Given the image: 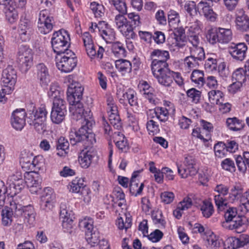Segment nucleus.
Listing matches in <instances>:
<instances>
[{"instance_id":"obj_1","label":"nucleus","mask_w":249,"mask_h":249,"mask_svg":"<svg viewBox=\"0 0 249 249\" xmlns=\"http://www.w3.org/2000/svg\"><path fill=\"white\" fill-rule=\"evenodd\" d=\"M70 111L72 118L76 120L84 119L82 125L75 133V137L70 138V142L74 145L78 142H84L86 146H90L96 142L95 134L92 132V127L95 122L92 118V114L89 108L85 109L80 101L70 103Z\"/></svg>"},{"instance_id":"obj_2","label":"nucleus","mask_w":249,"mask_h":249,"mask_svg":"<svg viewBox=\"0 0 249 249\" xmlns=\"http://www.w3.org/2000/svg\"><path fill=\"white\" fill-rule=\"evenodd\" d=\"M199 30L198 25L195 24L189 27L187 34L190 44L189 46L190 55L201 61L204 59L205 55L203 47L199 46L200 39L197 33Z\"/></svg>"},{"instance_id":"obj_3","label":"nucleus","mask_w":249,"mask_h":249,"mask_svg":"<svg viewBox=\"0 0 249 249\" xmlns=\"http://www.w3.org/2000/svg\"><path fill=\"white\" fill-rule=\"evenodd\" d=\"M70 40V35L64 29L54 33L51 41L53 51L57 54H61L70 51L68 49Z\"/></svg>"},{"instance_id":"obj_4","label":"nucleus","mask_w":249,"mask_h":249,"mask_svg":"<svg viewBox=\"0 0 249 249\" xmlns=\"http://www.w3.org/2000/svg\"><path fill=\"white\" fill-rule=\"evenodd\" d=\"M10 198L9 201L12 206L11 209L15 210V216H23L24 218V222L33 226L35 223L36 213L34 208L32 206L23 207L19 203L18 199L16 197Z\"/></svg>"},{"instance_id":"obj_5","label":"nucleus","mask_w":249,"mask_h":249,"mask_svg":"<svg viewBox=\"0 0 249 249\" xmlns=\"http://www.w3.org/2000/svg\"><path fill=\"white\" fill-rule=\"evenodd\" d=\"M89 30L92 32H98L107 43H112L115 40V32L105 21H100L98 23L91 22Z\"/></svg>"},{"instance_id":"obj_6","label":"nucleus","mask_w":249,"mask_h":249,"mask_svg":"<svg viewBox=\"0 0 249 249\" xmlns=\"http://www.w3.org/2000/svg\"><path fill=\"white\" fill-rule=\"evenodd\" d=\"M7 183L8 184L7 189V197H16L18 199L17 195L24 188V183L20 172H16L9 176Z\"/></svg>"},{"instance_id":"obj_7","label":"nucleus","mask_w":249,"mask_h":249,"mask_svg":"<svg viewBox=\"0 0 249 249\" xmlns=\"http://www.w3.org/2000/svg\"><path fill=\"white\" fill-rule=\"evenodd\" d=\"M17 61L21 71L27 72L33 64L32 50L26 46H21L18 49Z\"/></svg>"},{"instance_id":"obj_8","label":"nucleus","mask_w":249,"mask_h":249,"mask_svg":"<svg viewBox=\"0 0 249 249\" xmlns=\"http://www.w3.org/2000/svg\"><path fill=\"white\" fill-rule=\"evenodd\" d=\"M114 21L117 29L122 34L129 40L135 39L137 36L134 31L133 25L130 23L127 19L123 15H116Z\"/></svg>"},{"instance_id":"obj_9","label":"nucleus","mask_w":249,"mask_h":249,"mask_svg":"<svg viewBox=\"0 0 249 249\" xmlns=\"http://www.w3.org/2000/svg\"><path fill=\"white\" fill-rule=\"evenodd\" d=\"M67 80L70 83L67 92L68 102L71 103L80 101L82 98L84 88L80 83L74 80L72 75H69L67 77Z\"/></svg>"},{"instance_id":"obj_10","label":"nucleus","mask_w":249,"mask_h":249,"mask_svg":"<svg viewBox=\"0 0 249 249\" xmlns=\"http://www.w3.org/2000/svg\"><path fill=\"white\" fill-rule=\"evenodd\" d=\"M77 59L75 54L71 51L66 52L56 63L57 68L62 72H69L76 66Z\"/></svg>"},{"instance_id":"obj_11","label":"nucleus","mask_w":249,"mask_h":249,"mask_svg":"<svg viewBox=\"0 0 249 249\" xmlns=\"http://www.w3.org/2000/svg\"><path fill=\"white\" fill-rule=\"evenodd\" d=\"M184 167L177 163L178 173L181 178H187L188 176H193L196 174L197 170L196 168V160L195 157L187 155L184 161Z\"/></svg>"},{"instance_id":"obj_12","label":"nucleus","mask_w":249,"mask_h":249,"mask_svg":"<svg viewBox=\"0 0 249 249\" xmlns=\"http://www.w3.org/2000/svg\"><path fill=\"white\" fill-rule=\"evenodd\" d=\"M150 56L152 59L151 69L168 67L167 63L170 58L168 51L156 49L151 53Z\"/></svg>"},{"instance_id":"obj_13","label":"nucleus","mask_w":249,"mask_h":249,"mask_svg":"<svg viewBox=\"0 0 249 249\" xmlns=\"http://www.w3.org/2000/svg\"><path fill=\"white\" fill-rule=\"evenodd\" d=\"M54 19L47 10L41 11L39 14L37 27L38 31L42 34L50 33L53 28Z\"/></svg>"},{"instance_id":"obj_14","label":"nucleus","mask_w":249,"mask_h":249,"mask_svg":"<svg viewBox=\"0 0 249 249\" xmlns=\"http://www.w3.org/2000/svg\"><path fill=\"white\" fill-rule=\"evenodd\" d=\"M154 76L158 82L165 87H170L173 83V71L168 67L151 69Z\"/></svg>"},{"instance_id":"obj_15","label":"nucleus","mask_w":249,"mask_h":249,"mask_svg":"<svg viewBox=\"0 0 249 249\" xmlns=\"http://www.w3.org/2000/svg\"><path fill=\"white\" fill-rule=\"evenodd\" d=\"M230 188L224 184H218L214 188V191L218 193L214 196V200L218 211H223L227 206V199L224 197L229 193Z\"/></svg>"},{"instance_id":"obj_16","label":"nucleus","mask_w":249,"mask_h":249,"mask_svg":"<svg viewBox=\"0 0 249 249\" xmlns=\"http://www.w3.org/2000/svg\"><path fill=\"white\" fill-rule=\"evenodd\" d=\"M55 202L56 196L53 190L49 187L45 188L44 195L41 198V209L45 212L52 211Z\"/></svg>"},{"instance_id":"obj_17","label":"nucleus","mask_w":249,"mask_h":249,"mask_svg":"<svg viewBox=\"0 0 249 249\" xmlns=\"http://www.w3.org/2000/svg\"><path fill=\"white\" fill-rule=\"evenodd\" d=\"M117 96L119 102L124 105H126L127 102L130 106H136L138 105V99L137 93L132 89H128L126 90L117 91Z\"/></svg>"},{"instance_id":"obj_18","label":"nucleus","mask_w":249,"mask_h":249,"mask_svg":"<svg viewBox=\"0 0 249 249\" xmlns=\"http://www.w3.org/2000/svg\"><path fill=\"white\" fill-rule=\"evenodd\" d=\"M26 116L24 109L19 108L14 110L12 113L10 119L12 127L17 130H22L26 124Z\"/></svg>"},{"instance_id":"obj_19","label":"nucleus","mask_w":249,"mask_h":249,"mask_svg":"<svg viewBox=\"0 0 249 249\" xmlns=\"http://www.w3.org/2000/svg\"><path fill=\"white\" fill-rule=\"evenodd\" d=\"M248 47L245 43H232L228 47L229 53L237 61H243L246 56Z\"/></svg>"},{"instance_id":"obj_20","label":"nucleus","mask_w":249,"mask_h":249,"mask_svg":"<svg viewBox=\"0 0 249 249\" xmlns=\"http://www.w3.org/2000/svg\"><path fill=\"white\" fill-rule=\"evenodd\" d=\"M17 79L16 71L12 66H8L2 73L1 81L4 87L15 89Z\"/></svg>"},{"instance_id":"obj_21","label":"nucleus","mask_w":249,"mask_h":249,"mask_svg":"<svg viewBox=\"0 0 249 249\" xmlns=\"http://www.w3.org/2000/svg\"><path fill=\"white\" fill-rule=\"evenodd\" d=\"M196 9L199 14L203 15L207 20L210 21L214 22L217 19V14L213 11L210 3L208 1H200L197 4Z\"/></svg>"},{"instance_id":"obj_22","label":"nucleus","mask_w":249,"mask_h":249,"mask_svg":"<svg viewBox=\"0 0 249 249\" xmlns=\"http://www.w3.org/2000/svg\"><path fill=\"white\" fill-rule=\"evenodd\" d=\"M32 31V26L31 21L25 17L21 16L18 30L20 39L22 41L29 40Z\"/></svg>"},{"instance_id":"obj_23","label":"nucleus","mask_w":249,"mask_h":249,"mask_svg":"<svg viewBox=\"0 0 249 249\" xmlns=\"http://www.w3.org/2000/svg\"><path fill=\"white\" fill-rule=\"evenodd\" d=\"M70 191L72 193H80L84 197V200L87 199L90 193V189L84 183V180L81 178H76L70 184Z\"/></svg>"},{"instance_id":"obj_24","label":"nucleus","mask_w":249,"mask_h":249,"mask_svg":"<svg viewBox=\"0 0 249 249\" xmlns=\"http://www.w3.org/2000/svg\"><path fill=\"white\" fill-rule=\"evenodd\" d=\"M235 23L237 30L247 32L249 30V17L242 8L238 9L235 14Z\"/></svg>"},{"instance_id":"obj_25","label":"nucleus","mask_w":249,"mask_h":249,"mask_svg":"<svg viewBox=\"0 0 249 249\" xmlns=\"http://www.w3.org/2000/svg\"><path fill=\"white\" fill-rule=\"evenodd\" d=\"M249 243V236L247 234H243L239 238L229 237L224 244L225 248L228 249H236L244 247Z\"/></svg>"},{"instance_id":"obj_26","label":"nucleus","mask_w":249,"mask_h":249,"mask_svg":"<svg viewBox=\"0 0 249 249\" xmlns=\"http://www.w3.org/2000/svg\"><path fill=\"white\" fill-rule=\"evenodd\" d=\"M37 79L39 80L41 86H46L50 82V75L48 69L43 63H39L36 65Z\"/></svg>"},{"instance_id":"obj_27","label":"nucleus","mask_w":249,"mask_h":249,"mask_svg":"<svg viewBox=\"0 0 249 249\" xmlns=\"http://www.w3.org/2000/svg\"><path fill=\"white\" fill-rule=\"evenodd\" d=\"M15 197H7L6 199V204H9V207H6L1 212L2 224L4 226H9L11 225L13 221V215L15 214V210L11 209L10 201V198L14 199Z\"/></svg>"},{"instance_id":"obj_28","label":"nucleus","mask_w":249,"mask_h":249,"mask_svg":"<svg viewBox=\"0 0 249 249\" xmlns=\"http://www.w3.org/2000/svg\"><path fill=\"white\" fill-rule=\"evenodd\" d=\"M85 50L88 55L91 59H102L105 52L104 48L94 43L85 47Z\"/></svg>"},{"instance_id":"obj_29","label":"nucleus","mask_w":249,"mask_h":249,"mask_svg":"<svg viewBox=\"0 0 249 249\" xmlns=\"http://www.w3.org/2000/svg\"><path fill=\"white\" fill-rule=\"evenodd\" d=\"M151 218L155 225L160 229H165L166 226V221L163 216L162 212L159 209H155L151 212Z\"/></svg>"},{"instance_id":"obj_30","label":"nucleus","mask_w":249,"mask_h":249,"mask_svg":"<svg viewBox=\"0 0 249 249\" xmlns=\"http://www.w3.org/2000/svg\"><path fill=\"white\" fill-rule=\"evenodd\" d=\"M236 164L239 171L245 174L247 171V167L249 168V152H244L243 157L238 155L235 158Z\"/></svg>"},{"instance_id":"obj_31","label":"nucleus","mask_w":249,"mask_h":249,"mask_svg":"<svg viewBox=\"0 0 249 249\" xmlns=\"http://www.w3.org/2000/svg\"><path fill=\"white\" fill-rule=\"evenodd\" d=\"M115 67L122 75H125L132 71L131 63L126 59H120L115 62Z\"/></svg>"},{"instance_id":"obj_32","label":"nucleus","mask_w":249,"mask_h":249,"mask_svg":"<svg viewBox=\"0 0 249 249\" xmlns=\"http://www.w3.org/2000/svg\"><path fill=\"white\" fill-rule=\"evenodd\" d=\"M93 155L92 152L89 151H82L78 157V161L81 167L87 169L91 164Z\"/></svg>"},{"instance_id":"obj_33","label":"nucleus","mask_w":249,"mask_h":249,"mask_svg":"<svg viewBox=\"0 0 249 249\" xmlns=\"http://www.w3.org/2000/svg\"><path fill=\"white\" fill-rule=\"evenodd\" d=\"M208 94L209 102L212 104L219 105L224 101V94L219 90L212 89Z\"/></svg>"},{"instance_id":"obj_34","label":"nucleus","mask_w":249,"mask_h":249,"mask_svg":"<svg viewBox=\"0 0 249 249\" xmlns=\"http://www.w3.org/2000/svg\"><path fill=\"white\" fill-rule=\"evenodd\" d=\"M46 121L34 118L32 119L30 117L27 122L30 125L33 126L36 131L40 134L43 133L46 130Z\"/></svg>"},{"instance_id":"obj_35","label":"nucleus","mask_w":249,"mask_h":249,"mask_svg":"<svg viewBox=\"0 0 249 249\" xmlns=\"http://www.w3.org/2000/svg\"><path fill=\"white\" fill-rule=\"evenodd\" d=\"M226 126L231 131H238L243 127L242 121L236 117L228 118L226 121Z\"/></svg>"},{"instance_id":"obj_36","label":"nucleus","mask_w":249,"mask_h":249,"mask_svg":"<svg viewBox=\"0 0 249 249\" xmlns=\"http://www.w3.org/2000/svg\"><path fill=\"white\" fill-rule=\"evenodd\" d=\"M191 80L197 87L203 86L205 83L203 71L199 70H194L191 75Z\"/></svg>"},{"instance_id":"obj_37","label":"nucleus","mask_w":249,"mask_h":249,"mask_svg":"<svg viewBox=\"0 0 249 249\" xmlns=\"http://www.w3.org/2000/svg\"><path fill=\"white\" fill-rule=\"evenodd\" d=\"M5 15L6 20L10 24L16 23L18 19L17 10L12 5H10L6 9Z\"/></svg>"},{"instance_id":"obj_38","label":"nucleus","mask_w":249,"mask_h":249,"mask_svg":"<svg viewBox=\"0 0 249 249\" xmlns=\"http://www.w3.org/2000/svg\"><path fill=\"white\" fill-rule=\"evenodd\" d=\"M243 193V188L240 184H236L233 185L229 193L228 199L230 202H234L235 200L238 199Z\"/></svg>"},{"instance_id":"obj_39","label":"nucleus","mask_w":249,"mask_h":249,"mask_svg":"<svg viewBox=\"0 0 249 249\" xmlns=\"http://www.w3.org/2000/svg\"><path fill=\"white\" fill-rule=\"evenodd\" d=\"M168 22L170 28H176L180 22V15L176 11L171 9L167 14Z\"/></svg>"},{"instance_id":"obj_40","label":"nucleus","mask_w":249,"mask_h":249,"mask_svg":"<svg viewBox=\"0 0 249 249\" xmlns=\"http://www.w3.org/2000/svg\"><path fill=\"white\" fill-rule=\"evenodd\" d=\"M112 52L115 56L118 58H123L126 56V52L124 45L120 42L112 43Z\"/></svg>"},{"instance_id":"obj_41","label":"nucleus","mask_w":249,"mask_h":249,"mask_svg":"<svg viewBox=\"0 0 249 249\" xmlns=\"http://www.w3.org/2000/svg\"><path fill=\"white\" fill-rule=\"evenodd\" d=\"M56 147L57 150H61L57 152V155L60 157L65 156L66 150L69 147V142L64 137H60L57 141Z\"/></svg>"},{"instance_id":"obj_42","label":"nucleus","mask_w":249,"mask_h":249,"mask_svg":"<svg viewBox=\"0 0 249 249\" xmlns=\"http://www.w3.org/2000/svg\"><path fill=\"white\" fill-rule=\"evenodd\" d=\"M144 185L139 180L130 181L129 191L132 196H137L142 194Z\"/></svg>"},{"instance_id":"obj_43","label":"nucleus","mask_w":249,"mask_h":249,"mask_svg":"<svg viewBox=\"0 0 249 249\" xmlns=\"http://www.w3.org/2000/svg\"><path fill=\"white\" fill-rule=\"evenodd\" d=\"M219 43H227L232 38V32L230 29L218 28Z\"/></svg>"},{"instance_id":"obj_44","label":"nucleus","mask_w":249,"mask_h":249,"mask_svg":"<svg viewBox=\"0 0 249 249\" xmlns=\"http://www.w3.org/2000/svg\"><path fill=\"white\" fill-rule=\"evenodd\" d=\"M85 236L87 242L91 247H95L99 244L100 237L98 231L95 230L91 232L88 231Z\"/></svg>"},{"instance_id":"obj_45","label":"nucleus","mask_w":249,"mask_h":249,"mask_svg":"<svg viewBox=\"0 0 249 249\" xmlns=\"http://www.w3.org/2000/svg\"><path fill=\"white\" fill-rule=\"evenodd\" d=\"M157 118L160 122H166L169 116L168 110L164 107H157L154 109Z\"/></svg>"},{"instance_id":"obj_46","label":"nucleus","mask_w":249,"mask_h":249,"mask_svg":"<svg viewBox=\"0 0 249 249\" xmlns=\"http://www.w3.org/2000/svg\"><path fill=\"white\" fill-rule=\"evenodd\" d=\"M200 210L204 217L209 218L213 214L214 208L211 202L205 200L200 206Z\"/></svg>"},{"instance_id":"obj_47","label":"nucleus","mask_w":249,"mask_h":249,"mask_svg":"<svg viewBox=\"0 0 249 249\" xmlns=\"http://www.w3.org/2000/svg\"><path fill=\"white\" fill-rule=\"evenodd\" d=\"M124 216L125 221L122 217H118L116 220V225L119 230H125L126 231L132 226V218L126 214Z\"/></svg>"},{"instance_id":"obj_48","label":"nucleus","mask_w":249,"mask_h":249,"mask_svg":"<svg viewBox=\"0 0 249 249\" xmlns=\"http://www.w3.org/2000/svg\"><path fill=\"white\" fill-rule=\"evenodd\" d=\"M228 227L230 230H234L237 233H241L245 229V225L239 216H237L235 220L229 223Z\"/></svg>"},{"instance_id":"obj_49","label":"nucleus","mask_w":249,"mask_h":249,"mask_svg":"<svg viewBox=\"0 0 249 249\" xmlns=\"http://www.w3.org/2000/svg\"><path fill=\"white\" fill-rule=\"evenodd\" d=\"M67 111L58 110L52 108L51 113L52 121L56 124L61 123L65 119Z\"/></svg>"},{"instance_id":"obj_50","label":"nucleus","mask_w":249,"mask_h":249,"mask_svg":"<svg viewBox=\"0 0 249 249\" xmlns=\"http://www.w3.org/2000/svg\"><path fill=\"white\" fill-rule=\"evenodd\" d=\"M90 9L96 18H100L105 15V8L103 4L93 1L90 4Z\"/></svg>"},{"instance_id":"obj_51","label":"nucleus","mask_w":249,"mask_h":249,"mask_svg":"<svg viewBox=\"0 0 249 249\" xmlns=\"http://www.w3.org/2000/svg\"><path fill=\"white\" fill-rule=\"evenodd\" d=\"M110 3L120 13L117 15L124 16L127 14V6L125 0H110Z\"/></svg>"},{"instance_id":"obj_52","label":"nucleus","mask_w":249,"mask_h":249,"mask_svg":"<svg viewBox=\"0 0 249 249\" xmlns=\"http://www.w3.org/2000/svg\"><path fill=\"white\" fill-rule=\"evenodd\" d=\"M33 158L32 153L26 152L22 153L20 158V163L22 167L30 170Z\"/></svg>"},{"instance_id":"obj_53","label":"nucleus","mask_w":249,"mask_h":249,"mask_svg":"<svg viewBox=\"0 0 249 249\" xmlns=\"http://www.w3.org/2000/svg\"><path fill=\"white\" fill-rule=\"evenodd\" d=\"M187 96L189 100L192 103L197 104L199 102L201 92L195 88H192L186 92Z\"/></svg>"},{"instance_id":"obj_54","label":"nucleus","mask_w":249,"mask_h":249,"mask_svg":"<svg viewBox=\"0 0 249 249\" xmlns=\"http://www.w3.org/2000/svg\"><path fill=\"white\" fill-rule=\"evenodd\" d=\"M243 68L236 69L232 74V79L241 84L244 83L247 79V72Z\"/></svg>"},{"instance_id":"obj_55","label":"nucleus","mask_w":249,"mask_h":249,"mask_svg":"<svg viewBox=\"0 0 249 249\" xmlns=\"http://www.w3.org/2000/svg\"><path fill=\"white\" fill-rule=\"evenodd\" d=\"M239 208L244 213L249 211V190L245 192L242 196Z\"/></svg>"},{"instance_id":"obj_56","label":"nucleus","mask_w":249,"mask_h":249,"mask_svg":"<svg viewBox=\"0 0 249 249\" xmlns=\"http://www.w3.org/2000/svg\"><path fill=\"white\" fill-rule=\"evenodd\" d=\"M44 163V160L42 156L33 157L30 170L34 171L39 170L43 167Z\"/></svg>"},{"instance_id":"obj_57","label":"nucleus","mask_w":249,"mask_h":249,"mask_svg":"<svg viewBox=\"0 0 249 249\" xmlns=\"http://www.w3.org/2000/svg\"><path fill=\"white\" fill-rule=\"evenodd\" d=\"M206 38L209 42L212 44H215L219 42V35L217 28H212L208 30L206 34Z\"/></svg>"},{"instance_id":"obj_58","label":"nucleus","mask_w":249,"mask_h":249,"mask_svg":"<svg viewBox=\"0 0 249 249\" xmlns=\"http://www.w3.org/2000/svg\"><path fill=\"white\" fill-rule=\"evenodd\" d=\"M201 130L204 132V135L208 140L211 138V133L213 132V126L212 124L204 120H200Z\"/></svg>"},{"instance_id":"obj_59","label":"nucleus","mask_w":249,"mask_h":249,"mask_svg":"<svg viewBox=\"0 0 249 249\" xmlns=\"http://www.w3.org/2000/svg\"><path fill=\"white\" fill-rule=\"evenodd\" d=\"M108 120L110 124L118 130L122 128V123L119 114L108 115Z\"/></svg>"},{"instance_id":"obj_60","label":"nucleus","mask_w":249,"mask_h":249,"mask_svg":"<svg viewBox=\"0 0 249 249\" xmlns=\"http://www.w3.org/2000/svg\"><path fill=\"white\" fill-rule=\"evenodd\" d=\"M213 55L212 57H209L205 61L204 64L205 69L209 71H213L216 70L217 66V59Z\"/></svg>"},{"instance_id":"obj_61","label":"nucleus","mask_w":249,"mask_h":249,"mask_svg":"<svg viewBox=\"0 0 249 249\" xmlns=\"http://www.w3.org/2000/svg\"><path fill=\"white\" fill-rule=\"evenodd\" d=\"M222 168L231 172H234L236 170L235 165L233 160L230 158L224 160L221 163Z\"/></svg>"},{"instance_id":"obj_62","label":"nucleus","mask_w":249,"mask_h":249,"mask_svg":"<svg viewBox=\"0 0 249 249\" xmlns=\"http://www.w3.org/2000/svg\"><path fill=\"white\" fill-rule=\"evenodd\" d=\"M63 96H59L53 99L52 108L63 111H67L66 102L63 99Z\"/></svg>"},{"instance_id":"obj_63","label":"nucleus","mask_w":249,"mask_h":249,"mask_svg":"<svg viewBox=\"0 0 249 249\" xmlns=\"http://www.w3.org/2000/svg\"><path fill=\"white\" fill-rule=\"evenodd\" d=\"M146 128L149 134L154 135L160 131L159 125L153 120H150L146 123Z\"/></svg>"},{"instance_id":"obj_64","label":"nucleus","mask_w":249,"mask_h":249,"mask_svg":"<svg viewBox=\"0 0 249 249\" xmlns=\"http://www.w3.org/2000/svg\"><path fill=\"white\" fill-rule=\"evenodd\" d=\"M225 143L220 142L216 143L214 146V151L216 157L221 158L225 154L226 150Z\"/></svg>"}]
</instances>
